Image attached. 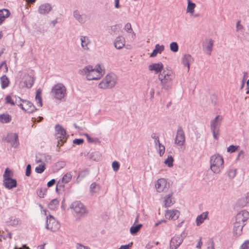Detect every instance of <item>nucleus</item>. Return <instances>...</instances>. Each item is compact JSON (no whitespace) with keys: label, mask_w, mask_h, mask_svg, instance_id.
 Listing matches in <instances>:
<instances>
[{"label":"nucleus","mask_w":249,"mask_h":249,"mask_svg":"<svg viewBox=\"0 0 249 249\" xmlns=\"http://www.w3.org/2000/svg\"><path fill=\"white\" fill-rule=\"evenodd\" d=\"M6 140L11 143L13 147H17L18 145V136L16 133H9L7 135Z\"/></svg>","instance_id":"19"},{"label":"nucleus","mask_w":249,"mask_h":249,"mask_svg":"<svg viewBox=\"0 0 249 249\" xmlns=\"http://www.w3.org/2000/svg\"><path fill=\"white\" fill-rule=\"evenodd\" d=\"M79 73L85 76L87 80H97L100 79L105 74V69L100 64L94 67L88 65L79 71Z\"/></svg>","instance_id":"1"},{"label":"nucleus","mask_w":249,"mask_h":249,"mask_svg":"<svg viewBox=\"0 0 249 249\" xmlns=\"http://www.w3.org/2000/svg\"><path fill=\"white\" fill-rule=\"evenodd\" d=\"M11 120V117L8 114H3L0 115V122L5 124L9 123Z\"/></svg>","instance_id":"34"},{"label":"nucleus","mask_w":249,"mask_h":249,"mask_svg":"<svg viewBox=\"0 0 249 249\" xmlns=\"http://www.w3.org/2000/svg\"><path fill=\"white\" fill-rule=\"evenodd\" d=\"M36 162L37 163H41V164L44 163L43 162V160H42V159L41 158V154H39L36 156Z\"/></svg>","instance_id":"54"},{"label":"nucleus","mask_w":249,"mask_h":249,"mask_svg":"<svg viewBox=\"0 0 249 249\" xmlns=\"http://www.w3.org/2000/svg\"><path fill=\"white\" fill-rule=\"evenodd\" d=\"M240 249H249V241H246L241 246Z\"/></svg>","instance_id":"57"},{"label":"nucleus","mask_w":249,"mask_h":249,"mask_svg":"<svg viewBox=\"0 0 249 249\" xmlns=\"http://www.w3.org/2000/svg\"><path fill=\"white\" fill-rule=\"evenodd\" d=\"M56 182V181H55V179H51L50 181H49L48 183H47V186L48 187H52L54 185V184Z\"/></svg>","instance_id":"62"},{"label":"nucleus","mask_w":249,"mask_h":249,"mask_svg":"<svg viewBox=\"0 0 249 249\" xmlns=\"http://www.w3.org/2000/svg\"><path fill=\"white\" fill-rule=\"evenodd\" d=\"M236 28L237 31H242L243 29V26L241 24L240 21H238L236 23Z\"/></svg>","instance_id":"58"},{"label":"nucleus","mask_w":249,"mask_h":249,"mask_svg":"<svg viewBox=\"0 0 249 249\" xmlns=\"http://www.w3.org/2000/svg\"><path fill=\"white\" fill-rule=\"evenodd\" d=\"M59 201L56 199L52 200L49 205L50 209L53 210L54 209L56 206L58 204Z\"/></svg>","instance_id":"47"},{"label":"nucleus","mask_w":249,"mask_h":249,"mask_svg":"<svg viewBox=\"0 0 249 249\" xmlns=\"http://www.w3.org/2000/svg\"><path fill=\"white\" fill-rule=\"evenodd\" d=\"M73 18L81 24L86 23L89 19V17L85 14H81L78 10H75L73 13Z\"/></svg>","instance_id":"14"},{"label":"nucleus","mask_w":249,"mask_h":249,"mask_svg":"<svg viewBox=\"0 0 249 249\" xmlns=\"http://www.w3.org/2000/svg\"><path fill=\"white\" fill-rule=\"evenodd\" d=\"M118 81V77L113 73H110L106 75L98 85L100 89H111L115 87Z\"/></svg>","instance_id":"4"},{"label":"nucleus","mask_w":249,"mask_h":249,"mask_svg":"<svg viewBox=\"0 0 249 249\" xmlns=\"http://www.w3.org/2000/svg\"><path fill=\"white\" fill-rule=\"evenodd\" d=\"M84 142V140L82 139H76L73 140V142L74 144L80 145L83 143Z\"/></svg>","instance_id":"60"},{"label":"nucleus","mask_w":249,"mask_h":249,"mask_svg":"<svg viewBox=\"0 0 249 249\" xmlns=\"http://www.w3.org/2000/svg\"><path fill=\"white\" fill-rule=\"evenodd\" d=\"M41 155L44 163H45V162H49L51 161V157L50 155L45 154H41Z\"/></svg>","instance_id":"48"},{"label":"nucleus","mask_w":249,"mask_h":249,"mask_svg":"<svg viewBox=\"0 0 249 249\" xmlns=\"http://www.w3.org/2000/svg\"><path fill=\"white\" fill-rule=\"evenodd\" d=\"M15 100H14V105H17L18 107H19L21 108L22 107L23 101H25V100L21 99L19 97H15Z\"/></svg>","instance_id":"45"},{"label":"nucleus","mask_w":249,"mask_h":249,"mask_svg":"<svg viewBox=\"0 0 249 249\" xmlns=\"http://www.w3.org/2000/svg\"><path fill=\"white\" fill-rule=\"evenodd\" d=\"M174 159L171 156H168L167 158L165 160L164 163L168 165V167H171L173 165V162Z\"/></svg>","instance_id":"44"},{"label":"nucleus","mask_w":249,"mask_h":249,"mask_svg":"<svg viewBox=\"0 0 249 249\" xmlns=\"http://www.w3.org/2000/svg\"><path fill=\"white\" fill-rule=\"evenodd\" d=\"M239 147V146H235L231 145L227 148V152L230 153H233L236 151Z\"/></svg>","instance_id":"52"},{"label":"nucleus","mask_w":249,"mask_h":249,"mask_svg":"<svg viewBox=\"0 0 249 249\" xmlns=\"http://www.w3.org/2000/svg\"><path fill=\"white\" fill-rule=\"evenodd\" d=\"M100 190V186L98 184L93 182L90 185L89 191L92 195L98 194Z\"/></svg>","instance_id":"30"},{"label":"nucleus","mask_w":249,"mask_h":249,"mask_svg":"<svg viewBox=\"0 0 249 249\" xmlns=\"http://www.w3.org/2000/svg\"><path fill=\"white\" fill-rule=\"evenodd\" d=\"M180 215V212L177 210H169L166 211L165 217L169 220H175L177 219Z\"/></svg>","instance_id":"22"},{"label":"nucleus","mask_w":249,"mask_h":249,"mask_svg":"<svg viewBox=\"0 0 249 249\" xmlns=\"http://www.w3.org/2000/svg\"><path fill=\"white\" fill-rule=\"evenodd\" d=\"M46 169L45 167V164H40L38 166L36 167L35 171L36 173L41 174L43 173L45 169Z\"/></svg>","instance_id":"42"},{"label":"nucleus","mask_w":249,"mask_h":249,"mask_svg":"<svg viewBox=\"0 0 249 249\" xmlns=\"http://www.w3.org/2000/svg\"><path fill=\"white\" fill-rule=\"evenodd\" d=\"M10 14V13L7 9L0 10V25L2 23L6 18L9 16Z\"/></svg>","instance_id":"31"},{"label":"nucleus","mask_w":249,"mask_h":249,"mask_svg":"<svg viewBox=\"0 0 249 249\" xmlns=\"http://www.w3.org/2000/svg\"><path fill=\"white\" fill-rule=\"evenodd\" d=\"M244 152L243 150H241L239 152L238 155L237 156L236 160H239L241 157L243 158V157H244Z\"/></svg>","instance_id":"63"},{"label":"nucleus","mask_w":249,"mask_h":249,"mask_svg":"<svg viewBox=\"0 0 249 249\" xmlns=\"http://www.w3.org/2000/svg\"><path fill=\"white\" fill-rule=\"evenodd\" d=\"M5 103L11 105H14V100L10 95H7L5 98Z\"/></svg>","instance_id":"49"},{"label":"nucleus","mask_w":249,"mask_h":249,"mask_svg":"<svg viewBox=\"0 0 249 249\" xmlns=\"http://www.w3.org/2000/svg\"><path fill=\"white\" fill-rule=\"evenodd\" d=\"M66 165V163L63 161H60L56 162L54 165L55 169L57 171L64 168Z\"/></svg>","instance_id":"41"},{"label":"nucleus","mask_w":249,"mask_h":249,"mask_svg":"<svg viewBox=\"0 0 249 249\" xmlns=\"http://www.w3.org/2000/svg\"><path fill=\"white\" fill-rule=\"evenodd\" d=\"M224 160L219 154H215L210 158V169L215 174L220 173L224 168Z\"/></svg>","instance_id":"2"},{"label":"nucleus","mask_w":249,"mask_h":249,"mask_svg":"<svg viewBox=\"0 0 249 249\" xmlns=\"http://www.w3.org/2000/svg\"><path fill=\"white\" fill-rule=\"evenodd\" d=\"M89 174V171L86 169L83 171H82L80 174L79 176L81 177L82 178H85L86 176H87Z\"/></svg>","instance_id":"53"},{"label":"nucleus","mask_w":249,"mask_h":249,"mask_svg":"<svg viewBox=\"0 0 249 249\" xmlns=\"http://www.w3.org/2000/svg\"><path fill=\"white\" fill-rule=\"evenodd\" d=\"M125 31H126L128 33H132L133 34L132 37H134L135 36V34L133 31V30L132 29L131 25L130 23H127L124 28Z\"/></svg>","instance_id":"39"},{"label":"nucleus","mask_w":249,"mask_h":249,"mask_svg":"<svg viewBox=\"0 0 249 249\" xmlns=\"http://www.w3.org/2000/svg\"><path fill=\"white\" fill-rule=\"evenodd\" d=\"M142 226V225L141 224L132 226L130 229V233L133 235L136 234L140 230Z\"/></svg>","instance_id":"36"},{"label":"nucleus","mask_w":249,"mask_h":249,"mask_svg":"<svg viewBox=\"0 0 249 249\" xmlns=\"http://www.w3.org/2000/svg\"><path fill=\"white\" fill-rule=\"evenodd\" d=\"M64 182H62V180L60 179L58 181L56 184L55 190L57 192H63L64 190Z\"/></svg>","instance_id":"37"},{"label":"nucleus","mask_w":249,"mask_h":249,"mask_svg":"<svg viewBox=\"0 0 249 249\" xmlns=\"http://www.w3.org/2000/svg\"><path fill=\"white\" fill-rule=\"evenodd\" d=\"M35 99L38 106L41 107L42 106V98L41 91L39 90H37L36 91Z\"/></svg>","instance_id":"35"},{"label":"nucleus","mask_w":249,"mask_h":249,"mask_svg":"<svg viewBox=\"0 0 249 249\" xmlns=\"http://www.w3.org/2000/svg\"><path fill=\"white\" fill-rule=\"evenodd\" d=\"M209 212L208 211L202 213L201 214L198 215L196 219V226H198L203 223L204 220L208 218Z\"/></svg>","instance_id":"26"},{"label":"nucleus","mask_w":249,"mask_h":249,"mask_svg":"<svg viewBox=\"0 0 249 249\" xmlns=\"http://www.w3.org/2000/svg\"><path fill=\"white\" fill-rule=\"evenodd\" d=\"M56 137L60 139L62 142L61 145L66 142V131L61 125H56L55 126Z\"/></svg>","instance_id":"13"},{"label":"nucleus","mask_w":249,"mask_h":249,"mask_svg":"<svg viewBox=\"0 0 249 249\" xmlns=\"http://www.w3.org/2000/svg\"><path fill=\"white\" fill-rule=\"evenodd\" d=\"M213 41L212 39H206L203 43V50L205 53L210 55L213 50Z\"/></svg>","instance_id":"18"},{"label":"nucleus","mask_w":249,"mask_h":249,"mask_svg":"<svg viewBox=\"0 0 249 249\" xmlns=\"http://www.w3.org/2000/svg\"><path fill=\"white\" fill-rule=\"evenodd\" d=\"M0 83L1 85V88L4 89L7 88L9 84V80L8 77L5 75H3L0 77Z\"/></svg>","instance_id":"33"},{"label":"nucleus","mask_w":249,"mask_h":249,"mask_svg":"<svg viewBox=\"0 0 249 249\" xmlns=\"http://www.w3.org/2000/svg\"><path fill=\"white\" fill-rule=\"evenodd\" d=\"M194 61V58L189 54H185L182 59L181 63L184 67H186L187 68V71H189L190 65L193 63Z\"/></svg>","instance_id":"20"},{"label":"nucleus","mask_w":249,"mask_h":249,"mask_svg":"<svg viewBox=\"0 0 249 249\" xmlns=\"http://www.w3.org/2000/svg\"><path fill=\"white\" fill-rule=\"evenodd\" d=\"M80 40L82 49L84 51H89L90 50V46L91 44V41L89 38L86 36H80Z\"/></svg>","instance_id":"15"},{"label":"nucleus","mask_w":249,"mask_h":249,"mask_svg":"<svg viewBox=\"0 0 249 249\" xmlns=\"http://www.w3.org/2000/svg\"><path fill=\"white\" fill-rule=\"evenodd\" d=\"M13 176V173L11 170L9 169L8 168H6L5 170L4 173L3 175V179L6 178H11V177Z\"/></svg>","instance_id":"46"},{"label":"nucleus","mask_w":249,"mask_h":249,"mask_svg":"<svg viewBox=\"0 0 249 249\" xmlns=\"http://www.w3.org/2000/svg\"><path fill=\"white\" fill-rule=\"evenodd\" d=\"M4 186L8 189H11L17 186V181L12 178H6L3 180Z\"/></svg>","instance_id":"24"},{"label":"nucleus","mask_w":249,"mask_h":249,"mask_svg":"<svg viewBox=\"0 0 249 249\" xmlns=\"http://www.w3.org/2000/svg\"><path fill=\"white\" fill-rule=\"evenodd\" d=\"M157 149L159 151V153L160 156H162L165 152V146L162 145L160 142L158 143Z\"/></svg>","instance_id":"38"},{"label":"nucleus","mask_w":249,"mask_h":249,"mask_svg":"<svg viewBox=\"0 0 249 249\" xmlns=\"http://www.w3.org/2000/svg\"><path fill=\"white\" fill-rule=\"evenodd\" d=\"M53 6L49 3H43L38 8V12L41 15H46L52 10Z\"/></svg>","instance_id":"16"},{"label":"nucleus","mask_w":249,"mask_h":249,"mask_svg":"<svg viewBox=\"0 0 249 249\" xmlns=\"http://www.w3.org/2000/svg\"><path fill=\"white\" fill-rule=\"evenodd\" d=\"M71 174L70 173H67L62 178V182H64V183H67L71 180Z\"/></svg>","instance_id":"40"},{"label":"nucleus","mask_w":249,"mask_h":249,"mask_svg":"<svg viewBox=\"0 0 249 249\" xmlns=\"http://www.w3.org/2000/svg\"><path fill=\"white\" fill-rule=\"evenodd\" d=\"M152 138L155 140V144L156 146H157L158 143L160 142L159 138L156 135L154 134L152 135Z\"/></svg>","instance_id":"61"},{"label":"nucleus","mask_w":249,"mask_h":249,"mask_svg":"<svg viewBox=\"0 0 249 249\" xmlns=\"http://www.w3.org/2000/svg\"><path fill=\"white\" fill-rule=\"evenodd\" d=\"M149 93L150 95V98L153 99L154 97L155 90L153 88L150 89Z\"/></svg>","instance_id":"64"},{"label":"nucleus","mask_w":249,"mask_h":249,"mask_svg":"<svg viewBox=\"0 0 249 249\" xmlns=\"http://www.w3.org/2000/svg\"><path fill=\"white\" fill-rule=\"evenodd\" d=\"M187 233L183 231L180 235H176L171 238L170 242V249H177L182 243Z\"/></svg>","instance_id":"7"},{"label":"nucleus","mask_w":249,"mask_h":249,"mask_svg":"<svg viewBox=\"0 0 249 249\" xmlns=\"http://www.w3.org/2000/svg\"><path fill=\"white\" fill-rule=\"evenodd\" d=\"M244 226L243 224H239L235 222L234 225L233 232L237 236H240L242 234L243 228Z\"/></svg>","instance_id":"28"},{"label":"nucleus","mask_w":249,"mask_h":249,"mask_svg":"<svg viewBox=\"0 0 249 249\" xmlns=\"http://www.w3.org/2000/svg\"><path fill=\"white\" fill-rule=\"evenodd\" d=\"M163 65L161 62L152 63L148 67L149 70L154 71L155 74L161 73V71L163 70Z\"/></svg>","instance_id":"23"},{"label":"nucleus","mask_w":249,"mask_h":249,"mask_svg":"<svg viewBox=\"0 0 249 249\" xmlns=\"http://www.w3.org/2000/svg\"><path fill=\"white\" fill-rule=\"evenodd\" d=\"M244 199L246 202V205L249 206V192L245 195Z\"/></svg>","instance_id":"59"},{"label":"nucleus","mask_w":249,"mask_h":249,"mask_svg":"<svg viewBox=\"0 0 249 249\" xmlns=\"http://www.w3.org/2000/svg\"><path fill=\"white\" fill-rule=\"evenodd\" d=\"M60 227V225L57 221L52 215L47 217L46 228L52 231H57Z\"/></svg>","instance_id":"10"},{"label":"nucleus","mask_w":249,"mask_h":249,"mask_svg":"<svg viewBox=\"0 0 249 249\" xmlns=\"http://www.w3.org/2000/svg\"><path fill=\"white\" fill-rule=\"evenodd\" d=\"M125 41L124 38L122 36H119L114 40V47L117 49H121L125 45Z\"/></svg>","instance_id":"25"},{"label":"nucleus","mask_w":249,"mask_h":249,"mask_svg":"<svg viewBox=\"0 0 249 249\" xmlns=\"http://www.w3.org/2000/svg\"><path fill=\"white\" fill-rule=\"evenodd\" d=\"M236 175V170L231 169L228 172V176L231 179L233 178Z\"/></svg>","instance_id":"50"},{"label":"nucleus","mask_w":249,"mask_h":249,"mask_svg":"<svg viewBox=\"0 0 249 249\" xmlns=\"http://www.w3.org/2000/svg\"><path fill=\"white\" fill-rule=\"evenodd\" d=\"M249 219V212L246 210H242L239 212L236 216V222L246 225L247 220Z\"/></svg>","instance_id":"12"},{"label":"nucleus","mask_w":249,"mask_h":249,"mask_svg":"<svg viewBox=\"0 0 249 249\" xmlns=\"http://www.w3.org/2000/svg\"><path fill=\"white\" fill-rule=\"evenodd\" d=\"M21 109L28 113H32L36 110L35 106L31 102L27 100L23 101Z\"/></svg>","instance_id":"21"},{"label":"nucleus","mask_w":249,"mask_h":249,"mask_svg":"<svg viewBox=\"0 0 249 249\" xmlns=\"http://www.w3.org/2000/svg\"><path fill=\"white\" fill-rule=\"evenodd\" d=\"M31 166L30 164L27 165L26 169V176L27 177H29L31 175Z\"/></svg>","instance_id":"56"},{"label":"nucleus","mask_w":249,"mask_h":249,"mask_svg":"<svg viewBox=\"0 0 249 249\" xmlns=\"http://www.w3.org/2000/svg\"><path fill=\"white\" fill-rule=\"evenodd\" d=\"M164 46L163 45H160L159 44H156L155 45V49L150 54L151 57H154L157 56L158 53H160L164 51Z\"/></svg>","instance_id":"29"},{"label":"nucleus","mask_w":249,"mask_h":249,"mask_svg":"<svg viewBox=\"0 0 249 249\" xmlns=\"http://www.w3.org/2000/svg\"><path fill=\"white\" fill-rule=\"evenodd\" d=\"M172 196V193H170L165 197L163 201L164 205L165 208L169 207L174 203V201L173 200Z\"/></svg>","instance_id":"27"},{"label":"nucleus","mask_w":249,"mask_h":249,"mask_svg":"<svg viewBox=\"0 0 249 249\" xmlns=\"http://www.w3.org/2000/svg\"><path fill=\"white\" fill-rule=\"evenodd\" d=\"M185 141V137L184 131L181 127H178L175 137V143L178 146L184 145Z\"/></svg>","instance_id":"11"},{"label":"nucleus","mask_w":249,"mask_h":249,"mask_svg":"<svg viewBox=\"0 0 249 249\" xmlns=\"http://www.w3.org/2000/svg\"><path fill=\"white\" fill-rule=\"evenodd\" d=\"M71 209L79 216L83 215L87 213L86 207L82 203L79 201H75L72 203Z\"/></svg>","instance_id":"8"},{"label":"nucleus","mask_w":249,"mask_h":249,"mask_svg":"<svg viewBox=\"0 0 249 249\" xmlns=\"http://www.w3.org/2000/svg\"><path fill=\"white\" fill-rule=\"evenodd\" d=\"M33 84V78L28 74H25L22 78V81L20 82V85L22 87L27 88H31Z\"/></svg>","instance_id":"17"},{"label":"nucleus","mask_w":249,"mask_h":249,"mask_svg":"<svg viewBox=\"0 0 249 249\" xmlns=\"http://www.w3.org/2000/svg\"><path fill=\"white\" fill-rule=\"evenodd\" d=\"M51 92L55 99L60 100L66 96L67 89L63 84L59 83L53 87Z\"/></svg>","instance_id":"5"},{"label":"nucleus","mask_w":249,"mask_h":249,"mask_svg":"<svg viewBox=\"0 0 249 249\" xmlns=\"http://www.w3.org/2000/svg\"><path fill=\"white\" fill-rule=\"evenodd\" d=\"M174 74L171 71H163L159 74L158 78L162 86V89L168 90L171 88L172 81Z\"/></svg>","instance_id":"3"},{"label":"nucleus","mask_w":249,"mask_h":249,"mask_svg":"<svg viewBox=\"0 0 249 249\" xmlns=\"http://www.w3.org/2000/svg\"><path fill=\"white\" fill-rule=\"evenodd\" d=\"M188 5L186 9L187 13H189L191 16L193 15L196 7V4L191 2V0H187Z\"/></svg>","instance_id":"32"},{"label":"nucleus","mask_w":249,"mask_h":249,"mask_svg":"<svg viewBox=\"0 0 249 249\" xmlns=\"http://www.w3.org/2000/svg\"><path fill=\"white\" fill-rule=\"evenodd\" d=\"M170 50L174 53L177 52L178 50V46L177 43L176 42L171 43L170 44Z\"/></svg>","instance_id":"43"},{"label":"nucleus","mask_w":249,"mask_h":249,"mask_svg":"<svg viewBox=\"0 0 249 249\" xmlns=\"http://www.w3.org/2000/svg\"><path fill=\"white\" fill-rule=\"evenodd\" d=\"M37 194L39 197L42 198L44 197L45 195V193L43 191L42 188H39L37 191Z\"/></svg>","instance_id":"55"},{"label":"nucleus","mask_w":249,"mask_h":249,"mask_svg":"<svg viewBox=\"0 0 249 249\" xmlns=\"http://www.w3.org/2000/svg\"><path fill=\"white\" fill-rule=\"evenodd\" d=\"M112 167L114 172L118 171L120 168V164L117 161H114L112 163Z\"/></svg>","instance_id":"51"},{"label":"nucleus","mask_w":249,"mask_h":249,"mask_svg":"<svg viewBox=\"0 0 249 249\" xmlns=\"http://www.w3.org/2000/svg\"><path fill=\"white\" fill-rule=\"evenodd\" d=\"M155 186L158 192H165L168 190L169 184L165 178H160L157 180Z\"/></svg>","instance_id":"9"},{"label":"nucleus","mask_w":249,"mask_h":249,"mask_svg":"<svg viewBox=\"0 0 249 249\" xmlns=\"http://www.w3.org/2000/svg\"><path fill=\"white\" fill-rule=\"evenodd\" d=\"M222 120V117L220 115H217L211 122V130L213 133V137L215 140H218L219 138L220 127Z\"/></svg>","instance_id":"6"}]
</instances>
